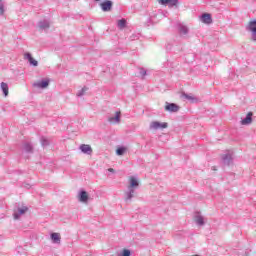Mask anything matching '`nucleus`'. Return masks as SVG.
<instances>
[{
	"mask_svg": "<svg viewBox=\"0 0 256 256\" xmlns=\"http://www.w3.org/2000/svg\"><path fill=\"white\" fill-rule=\"evenodd\" d=\"M2 91H3V95L4 97H7L9 95V85L5 82H2L0 85Z\"/></svg>",
	"mask_w": 256,
	"mask_h": 256,
	"instance_id": "nucleus-21",
	"label": "nucleus"
},
{
	"mask_svg": "<svg viewBox=\"0 0 256 256\" xmlns=\"http://www.w3.org/2000/svg\"><path fill=\"white\" fill-rule=\"evenodd\" d=\"M119 256H131V250L124 249Z\"/></svg>",
	"mask_w": 256,
	"mask_h": 256,
	"instance_id": "nucleus-28",
	"label": "nucleus"
},
{
	"mask_svg": "<svg viewBox=\"0 0 256 256\" xmlns=\"http://www.w3.org/2000/svg\"><path fill=\"white\" fill-rule=\"evenodd\" d=\"M201 21H202V23H205L206 25H210V23H213V18H211V14H209V13H203L201 15Z\"/></svg>",
	"mask_w": 256,
	"mask_h": 256,
	"instance_id": "nucleus-17",
	"label": "nucleus"
},
{
	"mask_svg": "<svg viewBox=\"0 0 256 256\" xmlns=\"http://www.w3.org/2000/svg\"><path fill=\"white\" fill-rule=\"evenodd\" d=\"M95 1H101V0H95Z\"/></svg>",
	"mask_w": 256,
	"mask_h": 256,
	"instance_id": "nucleus-38",
	"label": "nucleus"
},
{
	"mask_svg": "<svg viewBox=\"0 0 256 256\" xmlns=\"http://www.w3.org/2000/svg\"><path fill=\"white\" fill-rule=\"evenodd\" d=\"M130 39H131V41H133L135 39H139V36H131Z\"/></svg>",
	"mask_w": 256,
	"mask_h": 256,
	"instance_id": "nucleus-33",
	"label": "nucleus"
},
{
	"mask_svg": "<svg viewBox=\"0 0 256 256\" xmlns=\"http://www.w3.org/2000/svg\"><path fill=\"white\" fill-rule=\"evenodd\" d=\"M125 151H127V149L124 146H121L117 148L116 155H119V156L125 155Z\"/></svg>",
	"mask_w": 256,
	"mask_h": 256,
	"instance_id": "nucleus-24",
	"label": "nucleus"
},
{
	"mask_svg": "<svg viewBox=\"0 0 256 256\" xmlns=\"http://www.w3.org/2000/svg\"><path fill=\"white\" fill-rule=\"evenodd\" d=\"M87 90H88L87 87H83L81 90L78 91L77 97H83V95H85Z\"/></svg>",
	"mask_w": 256,
	"mask_h": 256,
	"instance_id": "nucleus-27",
	"label": "nucleus"
},
{
	"mask_svg": "<svg viewBox=\"0 0 256 256\" xmlns=\"http://www.w3.org/2000/svg\"><path fill=\"white\" fill-rule=\"evenodd\" d=\"M40 142L42 147H49V139L42 136L40 139Z\"/></svg>",
	"mask_w": 256,
	"mask_h": 256,
	"instance_id": "nucleus-25",
	"label": "nucleus"
},
{
	"mask_svg": "<svg viewBox=\"0 0 256 256\" xmlns=\"http://www.w3.org/2000/svg\"><path fill=\"white\" fill-rule=\"evenodd\" d=\"M119 29H125L127 27V20H125V18H122L120 20H118L117 23Z\"/></svg>",
	"mask_w": 256,
	"mask_h": 256,
	"instance_id": "nucleus-22",
	"label": "nucleus"
},
{
	"mask_svg": "<svg viewBox=\"0 0 256 256\" xmlns=\"http://www.w3.org/2000/svg\"><path fill=\"white\" fill-rule=\"evenodd\" d=\"M109 123H121V112H116L114 117L108 118Z\"/></svg>",
	"mask_w": 256,
	"mask_h": 256,
	"instance_id": "nucleus-19",
	"label": "nucleus"
},
{
	"mask_svg": "<svg viewBox=\"0 0 256 256\" xmlns=\"http://www.w3.org/2000/svg\"><path fill=\"white\" fill-rule=\"evenodd\" d=\"M108 171H109L110 173H115V169H113V168H109Z\"/></svg>",
	"mask_w": 256,
	"mask_h": 256,
	"instance_id": "nucleus-34",
	"label": "nucleus"
},
{
	"mask_svg": "<svg viewBox=\"0 0 256 256\" xmlns=\"http://www.w3.org/2000/svg\"><path fill=\"white\" fill-rule=\"evenodd\" d=\"M179 3V0H170L168 5L169 7H175Z\"/></svg>",
	"mask_w": 256,
	"mask_h": 256,
	"instance_id": "nucleus-29",
	"label": "nucleus"
},
{
	"mask_svg": "<svg viewBox=\"0 0 256 256\" xmlns=\"http://www.w3.org/2000/svg\"><path fill=\"white\" fill-rule=\"evenodd\" d=\"M24 59H27V61L32 67H37L39 65V62L35 60L34 57L31 55V53L29 52H26L24 54Z\"/></svg>",
	"mask_w": 256,
	"mask_h": 256,
	"instance_id": "nucleus-10",
	"label": "nucleus"
},
{
	"mask_svg": "<svg viewBox=\"0 0 256 256\" xmlns=\"http://www.w3.org/2000/svg\"><path fill=\"white\" fill-rule=\"evenodd\" d=\"M181 97H183L184 99H187V101L191 102V103H199V98L191 95V94H187L185 92H182Z\"/></svg>",
	"mask_w": 256,
	"mask_h": 256,
	"instance_id": "nucleus-14",
	"label": "nucleus"
},
{
	"mask_svg": "<svg viewBox=\"0 0 256 256\" xmlns=\"http://www.w3.org/2000/svg\"><path fill=\"white\" fill-rule=\"evenodd\" d=\"M179 109H181V107L176 103L166 102L165 111H168V113H178Z\"/></svg>",
	"mask_w": 256,
	"mask_h": 256,
	"instance_id": "nucleus-5",
	"label": "nucleus"
},
{
	"mask_svg": "<svg viewBox=\"0 0 256 256\" xmlns=\"http://www.w3.org/2000/svg\"><path fill=\"white\" fill-rule=\"evenodd\" d=\"M246 31L251 33V40L256 41V19L251 20L246 26Z\"/></svg>",
	"mask_w": 256,
	"mask_h": 256,
	"instance_id": "nucleus-1",
	"label": "nucleus"
},
{
	"mask_svg": "<svg viewBox=\"0 0 256 256\" xmlns=\"http://www.w3.org/2000/svg\"><path fill=\"white\" fill-rule=\"evenodd\" d=\"M170 0H159L160 5H169Z\"/></svg>",
	"mask_w": 256,
	"mask_h": 256,
	"instance_id": "nucleus-31",
	"label": "nucleus"
},
{
	"mask_svg": "<svg viewBox=\"0 0 256 256\" xmlns=\"http://www.w3.org/2000/svg\"><path fill=\"white\" fill-rule=\"evenodd\" d=\"M217 169H215V167H213V171H216Z\"/></svg>",
	"mask_w": 256,
	"mask_h": 256,
	"instance_id": "nucleus-36",
	"label": "nucleus"
},
{
	"mask_svg": "<svg viewBox=\"0 0 256 256\" xmlns=\"http://www.w3.org/2000/svg\"><path fill=\"white\" fill-rule=\"evenodd\" d=\"M167 49H171V45H168V46H167Z\"/></svg>",
	"mask_w": 256,
	"mask_h": 256,
	"instance_id": "nucleus-35",
	"label": "nucleus"
},
{
	"mask_svg": "<svg viewBox=\"0 0 256 256\" xmlns=\"http://www.w3.org/2000/svg\"><path fill=\"white\" fill-rule=\"evenodd\" d=\"M100 7L104 13H109L113 9V1L111 0H104L101 4Z\"/></svg>",
	"mask_w": 256,
	"mask_h": 256,
	"instance_id": "nucleus-3",
	"label": "nucleus"
},
{
	"mask_svg": "<svg viewBox=\"0 0 256 256\" xmlns=\"http://www.w3.org/2000/svg\"><path fill=\"white\" fill-rule=\"evenodd\" d=\"M5 15V2L3 0H0V16Z\"/></svg>",
	"mask_w": 256,
	"mask_h": 256,
	"instance_id": "nucleus-26",
	"label": "nucleus"
},
{
	"mask_svg": "<svg viewBox=\"0 0 256 256\" xmlns=\"http://www.w3.org/2000/svg\"><path fill=\"white\" fill-rule=\"evenodd\" d=\"M169 127V124L167 122H159V121H153L150 123V129H154L155 131L159 129H167Z\"/></svg>",
	"mask_w": 256,
	"mask_h": 256,
	"instance_id": "nucleus-2",
	"label": "nucleus"
},
{
	"mask_svg": "<svg viewBox=\"0 0 256 256\" xmlns=\"http://www.w3.org/2000/svg\"><path fill=\"white\" fill-rule=\"evenodd\" d=\"M194 221L199 227L205 225V218L201 215V212H195Z\"/></svg>",
	"mask_w": 256,
	"mask_h": 256,
	"instance_id": "nucleus-8",
	"label": "nucleus"
},
{
	"mask_svg": "<svg viewBox=\"0 0 256 256\" xmlns=\"http://www.w3.org/2000/svg\"><path fill=\"white\" fill-rule=\"evenodd\" d=\"M253 123V112H248L246 117L241 120V125H251Z\"/></svg>",
	"mask_w": 256,
	"mask_h": 256,
	"instance_id": "nucleus-15",
	"label": "nucleus"
},
{
	"mask_svg": "<svg viewBox=\"0 0 256 256\" xmlns=\"http://www.w3.org/2000/svg\"><path fill=\"white\" fill-rule=\"evenodd\" d=\"M222 163L226 167H229V165H231V163H233V156L230 153H226V154L222 155Z\"/></svg>",
	"mask_w": 256,
	"mask_h": 256,
	"instance_id": "nucleus-13",
	"label": "nucleus"
},
{
	"mask_svg": "<svg viewBox=\"0 0 256 256\" xmlns=\"http://www.w3.org/2000/svg\"><path fill=\"white\" fill-rule=\"evenodd\" d=\"M141 77H145V75H147V70H145V68H140V71H139Z\"/></svg>",
	"mask_w": 256,
	"mask_h": 256,
	"instance_id": "nucleus-30",
	"label": "nucleus"
},
{
	"mask_svg": "<svg viewBox=\"0 0 256 256\" xmlns=\"http://www.w3.org/2000/svg\"><path fill=\"white\" fill-rule=\"evenodd\" d=\"M24 151H26V153H33V146L30 143H25Z\"/></svg>",
	"mask_w": 256,
	"mask_h": 256,
	"instance_id": "nucleus-23",
	"label": "nucleus"
},
{
	"mask_svg": "<svg viewBox=\"0 0 256 256\" xmlns=\"http://www.w3.org/2000/svg\"><path fill=\"white\" fill-rule=\"evenodd\" d=\"M177 29L180 37H187V35H189V27H187L186 25L178 23Z\"/></svg>",
	"mask_w": 256,
	"mask_h": 256,
	"instance_id": "nucleus-4",
	"label": "nucleus"
},
{
	"mask_svg": "<svg viewBox=\"0 0 256 256\" xmlns=\"http://www.w3.org/2000/svg\"><path fill=\"white\" fill-rule=\"evenodd\" d=\"M78 198L81 203H87V201H89V194L87 193V191L81 190Z\"/></svg>",
	"mask_w": 256,
	"mask_h": 256,
	"instance_id": "nucleus-16",
	"label": "nucleus"
},
{
	"mask_svg": "<svg viewBox=\"0 0 256 256\" xmlns=\"http://www.w3.org/2000/svg\"><path fill=\"white\" fill-rule=\"evenodd\" d=\"M27 211H29V207H27V206L18 208L17 211H14V213H13L14 219L15 220L20 219L21 215H25V213H27Z\"/></svg>",
	"mask_w": 256,
	"mask_h": 256,
	"instance_id": "nucleus-7",
	"label": "nucleus"
},
{
	"mask_svg": "<svg viewBox=\"0 0 256 256\" xmlns=\"http://www.w3.org/2000/svg\"><path fill=\"white\" fill-rule=\"evenodd\" d=\"M38 27L42 31H45V30L49 29V27H51V23L49 22V20H42L38 23Z\"/></svg>",
	"mask_w": 256,
	"mask_h": 256,
	"instance_id": "nucleus-18",
	"label": "nucleus"
},
{
	"mask_svg": "<svg viewBox=\"0 0 256 256\" xmlns=\"http://www.w3.org/2000/svg\"><path fill=\"white\" fill-rule=\"evenodd\" d=\"M80 151L84 153V155H92L93 154V148H91V145L89 144H82L79 147Z\"/></svg>",
	"mask_w": 256,
	"mask_h": 256,
	"instance_id": "nucleus-12",
	"label": "nucleus"
},
{
	"mask_svg": "<svg viewBox=\"0 0 256 256\" xmlns=\"http://www.w3.org/2000/svg\"><path fill=\"white\" fill-rule=\"evenodd\" d=\"M137 187H139V179H137L135 176H131L129 178V185L127 188L135 190Z\"/></svg>",
	"mask_w": 256,
	"mask_h": 256,
	"instance_id": "nucleus-11",
	"label": "nucleus"
},
{
	"mask_svg": "<svg viewBox=\"0 0 256 256\" xmlns=\"http://www.w3.org/2000/svg\"><path fill=\"white\" fill-rule=\"evenodd\" d=\"M133 197H135V190L127 188V191L124 192V201L126 203H131Z\"/></svg>",
	"mask_w": 256,
	"mask_h": 256,
	"instance_id": "nucleus-6",
	"label": "nucleus"
},
{
	"mask_svg": "<svg viewBox=\"0 0 256 256\" xmlns=\"http://www.w3.org/2000/svg\"><path fill=\"white\" fill-rule=\"evenodd\" d=\"M49 83V79H42L39 82L33 83V87H38L39 89H47L49 87Z\"/></svg>",
	"mask_w": 256,
	"mask_h": 256,
	"instance_id": "nucleus-9",
	"label": "nucleus"
},
{
	"mask_svg": "<svg viewBox=\"0 0 256 256\" xmlns=\"http://www.w3.org/2000/svg\"><path fill=\"white\" fill-rule=\"evenodd\" d=\"M16 251L19 255H21L23 253V248L21 246L16 248Z\"/></svg>",
	"mask_w": 256,
	"mask_h": 256,
	"instance_id": "nucleus-32",
	"label": "nucleus"
},
{
	"mask_svg": "<svg viewBox=\"0 0 256 256\" xmlns=\"http://www.w3.org/2000/svg\"><path fill=\"white\" fill-rule=\"evenodd\" d=\"M148 21H151V18H149Z\"/></svg>",
	"mask_w": 256,
	"mask_h": 256,
	"instance_id": "nucleus-37",
	"label": "nucleus"
},
{
	"mask_svg": "<svg viewBox=\"0 0 256 256\" xmlns=\"http://www.w3.org/2000/svg\"><path fill=\"white\" fill-rule=\"evenodd\" d=\"M50 239L52 240L53 243L59 244L61 243V235L59 233H51L50 234Z\"/></svg>",
	"mask_w": 256,
	"mask_h": 256,
	"instance_id": "nucleus-20",
	"label": "nucleus"
}]
</instances>
